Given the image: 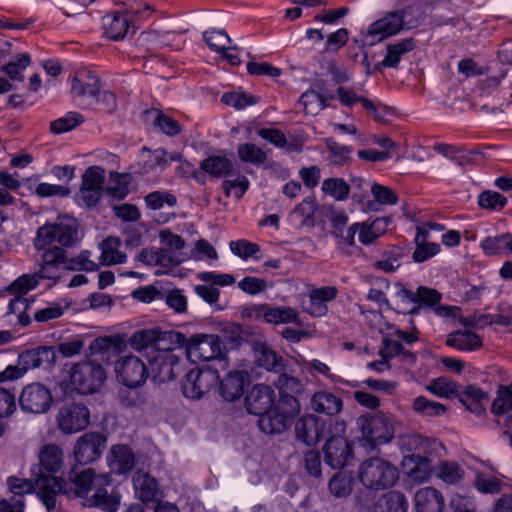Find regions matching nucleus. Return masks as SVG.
<instances>
[{
	"instance_id": "obj_1",
	"label": "nucleus",
	"mask_w": 512,
	"mask_h": 512,
	"mask_svg": "<svg viewBox=\"0 0 512 512\" xmlns=\"http://www.w3.org/2000/svg\"><path fill=\"white\" fill-rule=\"evenodd\" d=\"M69 481L54 475H41L36 479L38 496L48 512L56 508V496L61 493L72 498H86L95 486H109L111 477L108 474L96 475L92 468L81 472L71 471Z\"/></svg>"
},
{
	"instance_id": "obj_2",
	"label": "nucleus",
	"mask_w": 512,
	"mask_h": 512,
	"mask_svg": "<svg viewBox=\"0 0 512 512\" xmlns=\"http://www.w3.org/2000/svg\"><path fill=\"white\" fill-rule=\"evenodd\" d=\"M79 223L68 215L59 216L55 222L40 226L33 239L36 250L41 248H71L79 242Z\"/></svg>"
},
{
	"instance_id": "obj_3",
	"label": "nucleus",
	"mask_w": 512,
	"mask_h": 512,
	"mask_svg": "<svg viewBox=\"0 0 512 512\" xmlns=\"http://www.w3.org/2000/svg\"><path fill=\"white\" fill-rule=\"evenodd\" d=\"M170 344L184 347L186 355L192 362L210 361L221 357L222 346L219 335L196 334L186 338L182 333L170 334Z\"/></svg>"
},
{
	"instance_id": "obj_4",
	"label": "nucleus",
	"mask_w": 512,
	"mask_h": 512,
	"mask_svg": "<svg viewBox=\"0 0 512 512\" xmlns=\"http://www.w3.org/2000/svg\"><path fill=\"white\" fill-rule=\"evenodd\" d=\"M358 475L360 482L371 490L388 489L399 478L397 468L380 457H370L364 460L359 467Z\"/></svg>"
},
{
	"instance_id": "obj_5",
	"label": "nucleus",
	"mask_w": 512,
	"mask_h": 512,
	"mask_svg": "<svg viewBox=\"0 0 512 512\" xmlns=\"http://www.w3.org/2000/svg\"><path fill=\"white\" fill-rule=\"evenodd\" d=\"M357 427L363 439L372 446L388 443L395 433L392 418L382 412L361 415L357 419Z\"/></svg>"
},
{
	"instance_id": "obj_6",
	"label": "nucleus",
	"mask_w": 512,
	"mask_h": 512,
	"mask_svg": "<svg viewBox=\"0 0 512 512\" xmlns=\"http://www.w3.org/2000/svg\"><path fill=\"white\" fill-rule=\"evenodd\" d=\"M71 384L81 394L97 392L106 380V372L101 364L92 361L77 363L71 370Z\"/></svg>"
},
{
	"instance_id": "obj_7",
	"label": "nucleus",
	"mask_w": 512,
	"mask_h": 512,
	"mask_svg": "<svg viewBox=\"0 0 512 512\" xmlns=\"http://www.w3.org/2000/svg\"><path fill=\"white\" fill-rule=\"evenodd\" d=\"M56 426L62 434L71 435L83 431L90 424V411L80 402H66L55 416Z\"/></svg>"
},
{
	"instance_id": "obj_8",
	"label": "nucleus",
	"mask_w": 512,
	"mask_h": 512,
	"mask_svg": "<svg viewBox=\"0 0 512 512\" xmlns=\"http://www.w3.org/2000/svg\"><path fill=\"white\" fill-rule=\"evenodd\" d=\"M52 403L51 390L40 382L27 384L19 395L20 409L26 414H45L51 408Z\"/></svg>"
},
{
	"instance_id": "obj_9",
	"label": "nucleus",
	"mask_w": 512,
	"mask_h": 512,
	"mask_svg": "<svg viewBox=\"0 0 512 512\" xmlns=\"http://www.w3.org/2000/svg\"><path fill=\"white\" fill-rule=\"evenodd\" d=\"M118 381L129 388H138L145 384L149 372L145 363L137 356L129 355L115 362Z\"/></svg>"
},
{
	"instance_id": "obj_10",
	"label": "nucleus",
	"mask_w": 512,
	"mask_h": 512,
	"mask_svg": "<svg viewBox=\"0 0 512 512\" xmlns=\"http://www.w3.org/2000/svg\"><path fill=\"white\" fill-rule=\"evenodd\" d=\"M107 439L99 432H87L80 436L74 444L73 454L78 464L86 465L94 462L102 455Z\"/></svg>"
},
{
	"instance_id": "obj_11",
	"label": "nucleus",
	"mask_w": 512,
	"mask_h": 512,
	"mask_svg": "<svg viewBox=\"0 0 512 512\" xmlns=\"http://www.w3.org/2000/svg\"><path fill=\"white\" fill-rule=\"evenodd\" d=\"M218 382V374L212 370L192 369L186 374L182 384L185 397L200 399L208 393Z\"/></svg>"
},
{
	"instance_id": "obj_12",
	"label": "nucleus",
	"mask_w": 512,
	"mask_h": 512,
	"mask_svg": "<svg viewBox=\"0 0 512 512\" xmlns=\"http://www.w3.org/2000/svg\"><path fill=\"white\" fill-rule=\"evenodd\" d=\"M379 354L382 358L381 360L368 363V368L377 372H383L389 368L388 360L394 357H399L401 362L408 365L413 364L416 360L414 353L406 349L399 341H394V339L388 336L383 338Z\"/></svg>"
},
{
	"instance_id": "obj_13",
	"label": "nucleus",
	"mask_w": 512,
	"mask_h": 512,
	"mask_svg": "<svg viewBox=\"0 0 512 512\" xmlns=\"http://www.w3.org/2000/svg\"><path fill=\"white\" fill-rule=\"evenodd\" d=\"M175 347L164 346L150 361L151 371L159 382H168L178 374L179 357L173 353Z\"/></svg>"
},
{
	"instance_id": "obj_14",
	"label": "nucleus",
	"mask_w": 512,
	"mask_h": 512,
	"mask_svg": "<svg viewBox=\"0 0 512 512\" xmlns=\"http://www.w3.org/2000/svg\"><path fill=\"white\" fill-rule=\"evenodd\" d=\"M396 297L403 303H411L413 306L408 310L409 314H418L421 306H433L440 302L441 294L432 288L420 286L415 292L406 289L398 284Z\"/></svg>"
},
{
	"instance_id": "obj_15",
	"label": "nucleus",
	"mask_w": 512,
	"mask_h": 512,
	"mask_svg": "<svg viewBox=\"0 0 512 512\" xmlns=\"http://www.w3.org/2000/svg\"><path fill=\"white\" fill-rule=\"evenodd\" d=\"M325 462L333 469L344 468L352 459L351 444L343 436H331L324 447Z\"/></svg>"
},
{
	"instance_id": "obj_16",
	"label": "nucleus",
	"mask_w": 512,
	"mask_h": 512,
	"mask_svg": "<svg viewBox=\"0 0 512 512\" xmlns=\"http://www.w3.org/2000/svg\"><path fill=\"white\" fill-rule=\"evenodd\" d=\"M104 169L100 166H91L82 176L81 193L85 204L95 206L100 198L104 183Z\"/></svg>"
},
{
	"instance_id": "obj_17",
	"label": "nucleus",
	"mask_w": 512,
	"mask_h": 512,
	"mask_svg": "<svg viewBox=\"0 0 512 512\" xmlns=\"http://www.w3.org/2000/svg\"><path fill=\"white\" fill-rule=\"evenodd\" d=\"M408 9L387 13L383 18L373 22L368 28V35L383 40L399 33L404 27Z\"/></svg>"
},
{
	"instance_id": "obj_18",
	"label": "nucleus",
	"mask_w": 512,
	"mask_h": 512,
	"mask_svg": "<svg viewBox=\"0 0 512 512\" xmlns=\"http://www.w3.org/2000/svg\"><path fill=\"white\" fill-rule=\"evenodd\" d=\"M40 252V250H38ZM39 259V275L44 279L56 280L60 277V268H64L66 262V250L54 246L41 248Z\"/></svg>"
},
{
	"instance_id": "obj_19",
	"label": "nucleus",
	"mask_w": 512,
	"mask_h": 512,
	"mask_svg": "<svg viewBox=\"0 0 512 512\" xmlns=\"http://www.w3.org/2000/svg\"><path fill=\"white\" fill-rule=\"evenodd\" d=\"M274 390L265 384L255 385L245 397V407L248 413L261 416L273 407Z\"/></svg>"
},
{
	"instance_id": "obj_20",
	"label": "nucleus",
	"mask_w": 512,
	"mask_h": 512,
	"mask_svg": "<svg viewBox=\"0 0 512 512\" xmlns=\"http://www.w3.org/2000/svg\"><path fill=\"white\" fill-rule=\"evenodd\" d=\"M175 332L162 333L158 329H141L133 333L127 343L136 351L153 348L156 351L162 349L167 342H170V334Z\"/></svg>"
},
{
	"instance_id": "obj_21",
	"label": "nucleus",
	"mask_w": 512,
	"mask_h": 512,
	"mask_svg": "<svg viewBox=\"0 0 512 512\" xmlns=\"http://www.w3.org/2000/svg\"><path fill=\"white\" fill-rule=\"evenodd\" d=\"M101 89L100 78L88 69L77 71L72 80L71 92L78 97H98Z\"/></svg>"
},
{
	"instance_id": "obj_22",
	"label": "nucleus",
	"mask_w": 512,
	"mask_h": 512,
	"mask_svg": "<svg viewBox=\"0 0 512 512\" xmlns=\"http://www.w3.org/2000/svg\"><path fill=\"white\" fill-rule=\"evenodd\" d=\"M400 449L403 453L411 452V454L433 455L440 448V442L423 437L415 433H407L400 437Z\"/></svg>"
},
{
	"instance_id": "obj_23",
	"label": "nucleus",
	"mask_w": 512,
	"mask_h": 512,
	"mask_svg": "<svg viewBox=\"0 0 512 512\" xmlns=\"http://www.w3.org/2000/svg\"><path fill=\"white\" fill-rule=\"evenodd\" d=\"M295 434L306 445H314L323 436V422L315 415H305L296 421Z\"/></svg>"
},
{
	"instance_id": "obj_24",
	"label": "nucleus",
	"mask_w": 512,
	"mask_h": 512,
	"mask_svg": "<svg viewBox=\"0 0 512 512\" xmlns=\"http://www.w3.org/2000/svg\"><path fill=\"white\" fill-rule=\"evenodd\" d=\"M104 35L111 40H121L129 32L130 19L119 11L109 12L102 18Z\"/></svg>"
},
{
	"instance_id": "obj_25",
	"label": "nucleus",
	"mask_w": 512,
	"mask_h": 512,
	"mask_svg": "<svg viewBox=\"0 0 512 512\" xmlns=\"http://www.w3.org/2000/svg\"><path fill=\"white\" fill-rule=\"evenodd\" d=\"M338 295L334 286L314 288L309 293V306L306 311L315 317H322L327 314V303L333 301Z\"/></svg>"
},
{
	"instance_id": "obj_26",
	"label": "nucleus",
	"mask_w": 512,
	"mask_h": 512,
	"mask_svg": "<svg viewBox=\"0 0 512 512\" xmlns=\"http://www.w3.org/2000/svg\"><path fill=\"white\" fill-rule=\"evenodd\" d=\"M108 464L111 472L125 474L135 466V455L127 445H114L108 455Z\"/></svg>"
},
{
	"instance_id": "obj_27",
	"label": "nucleus",
	"mask_w": 512,
	"mask_h": 512,
	"mask_svg": "<svg viewBox=\"0 0 512 512\" xmlns=\"http://www.w3.org/2000/svg\"><path fill=\"white\" fill-rule=\"evenodd\" d=\"M310 405L316 413L334 416L341 412L343 400L332 392L319 391L312 396Z\"/></svg>"
},
{
	"instance_id": "obj_28",
	"label": "nucleus",
	"mask_w": 512,
	"mask_h": 512,
	"mask_svg": "<svg viewBox=\"0 0 512 512\" xmlns=\"http://www.w3.org/2000/svg\"><path fill=\"white\" fill-rule=\"evenodd\" d=\"M417 512H442L444 498L440 491L433 487H424L415 494Z\"/></svg>"
},
{
	"instance_id": "obj_29",
	"label": "nucleus",
	"mask_w": 512,
	"mask_h": 512,
	"mask_svg": "<svg viewBox=\"0 0 512 512\" xmlns=\"http://www.w3.org/2000/svg\"><path fill=\"white\" fill-rule=\"evenodd\" d=\"M432 455L411 454L405 457V465L413 466L407 471L408 477L416 483H424L428 481L435 467L431 464Z\"/></svg>"
},
{
	"instance_id": "obj_30",
	"label": "nucleus",
	"mask_w": 512,
	"mask_h": 512,
	"mask_svg": "<svg viewBox=\"0 0 512 512\" xmlns=\"http://www.w3.org/2000/svg\"><path fill=\"white\" fill-rule=\"evenodd\" d=\"M135 495L142 502H151L157 499L159 487L157 480L144 471H137L133 477Z\"/></svg>"
},
{
	"instance_id": "obj_31",
	"label": "nucleus",
	"mask_w": 512,
	"mask_h": 512,
	"mask_svg": "<svg viewBox=\"0 0 512 512\" xmlns=\"http://www.w3.org/2000/svg\"><path fill=\"white\" fill-rule=\"evenodd\" d=\"M255 359L260 367L275 373L286 370L285 361L271 347L258 343L255 346Z\"/></svg>"
},
{
	"instance_id": "obj_32",
	"label": "nucleus",
	"mask_w": 512,
	"mask_h": 512,
	"mask_svg": "<svg viewBox=\"0 0 512 512\" xmlns=\"http://www.w3.org/2000/svg\"><path fill=\"white\" fill-rule=\"evenodd\" d=\"M247 373L245 371H231L220 383V393L227 401H234L243 394V387Z\"/></svg>"
},
{
	"instance_id": "obj_33",
	"label": "nucleus",
	"mask_w": 512,
	"mask_h": 512,
	"mask_svg": "<svg viewBox=\"0 0 512 512\" xmlns=\"http://www.w3.org/2000/svg\"><path fill=\"white\" fill-rule=\"evenodd\" d=\"M40 467L36 468L38 471L42 468L48 473L57 472L63 466V450L56 444H45L39 452ZM50 475V474H47Z\"/></svg>"
},
{
	"instance_id": "obj_34",
	"label": "nucleus",
	"mask_w": 512,
	"mask_h": 512,
	"mask_svg": "<svg viewBox=\"0 0 512 512\" xmlns=\"http://www.w3.org/2000/svg\"><path fill=\"white\" fill-rule=\"evenodd\" d=\"M318 202L314 196L305 197L291 212L290 217L299 222L300 227L312 228L315 226V213Z\"/></svg>"
},
{
	"instance_id": "obj_35",
	"label": "nucleus",
	"mask_w": 512,
	"mask_h": 512,
	"mask_svg": "<svg viewBox=\"0 0 512 512\" xmlns=\"http://www.w3.org/2000/svg\"><path fill=\"white\" fill-rule=\"evenodd\" d=\"M54 357L52 348L40 346L22 352L18 358V364L27 372L29 369L40 367L45 362H50Z\"/></svg>"
},
{
	"instance_id": "obj_36",
	"label": "nucleus",
	"mask_w": 512,
	"mask_h": 512,
	"mask_svg": "<svg viewBox=\"0 0 512 512\" xmlns=\"http://www.w3.org/2000/svg\"><path fill=\"white\" fill-rule=\"evenodd\" d=\"M408 502L403 493L389 491L379 497L372 507V512H407Z\"/></svg>"
},
{
	"instance_id": "obj_37",
	"label": "nucleus",
	"mask_w": 512,
	"mask_h": 512,
	"mask_svg": "<svg viewBox=\"0 0 512 512\" xmlns=\"http://www.w3.org/2000/svg\"><path fill=\"white\" fill-rule=\"evenodd\" d=\"M428 232L420 227H417L415 237V250L412 258L417 263H422L434 257L440 252V245L437 243L427 241Z\"/></svg>"
},
{
	"instance_id": "obj_38",
	"label": "nucleus",
	"mask_w": 512,
	"mask_h": 512,
	"mask_svg": "<svg viewBox=\"0 0 512 512\" xmlns=\"http://www.w3.org/2000/svg\"><path fill=\"white\" fill-rule=\"evenodd\" d=\"M446 344L458 350L473 351L482 346V341L479 335L475 332L470 330H459L448 335Z\"/></svg>"
},
{
	"instance_id": "obj_39",
	"label": "nucleus",
	"mask_w": 512,
	"mask_h": 512,
	"mask_svg": "<svg viewBox=\"0 0 512 512\" xmlns=\"http://www.w3.org/2000/svg\"><path fill=\"white\" fill-rule=\"evenodd\" d=\"M390 222L391 218L389 217H379L370 224L365 222L360 223L359 241L363 245L372 244L377 238L387 231V227Z\"/></svg>"
},
{
	"instance_id": "obj_40",
	"label": "nucleus",
	"mask_w": 512,
	"mask_h": 512,
	"mask_svg": "<svg viewBox=\"0 0 512 512\" xmlns=\"http://www.w3.org/2000/svg\"><path fill=\"white\" fill-rule=\"evenodd\" d=\"M120 246L121 240L117 237H108L102 241L100 245L101 264L104 266H111L125 262L126 255L119 250Z\"/></svg>"
},
{
	"instance_id": "obj_41",
	"label": "nucleus",
	"mask_w": 512,
	"mask_h": 512,
	"mask_svg": "<svg viewBox=\"0 0 512 512\" xmlns=\"http://www.w3.org/2000/svg\"><path fill=\"white\" fill-rule=\"evenodd\" d=\"M126 347L124 339L118 335L116 336H104L94 339L90 346V352L92 355H106L109 352L118 354L123 351Z\"/></svg>"
},
{
	"instance_id": "obj_42",
	"label": "nucleus",
	"mask_w": 512,
	"mask_h": 512,
	"mask_svg": "<svg viewBox=\"0 0 512 512\" xmlns=\"http://www.w3.org/2000/svg\"><path fill=\"white\" fill-rule=\"evenodd\" d=\"M336 94L343 106L350 107L355 103L360 102L367 112L373 114L377 119L381 118L378 111L379 106L375 105L368 98L358 96L352 89L340 86L336 90Z\"/></svg>"
},
{
	"instance_id": "obj_43",
	"label": "nucleus",
	"mask_w": 512,
	"mask_h": 512,
	"mask_svg": "<svg viewBox=\"0 0 512 512\" xmlns=\"http://www.w3.org/2000/svg\"><path fill=\"white\" fill-rule=\"evenodd\" d=\"M105 487L95 486V493L92 497L86 499V505L89 507H100L109 512H116L119 508L120 499L115 495L109 494Z\"/></svg>"
},
{
	"instance_id": "obj_44",
	"label": "nucleus",
	"mask_w": 512,
	"mask_h": 512,
	"mask_svg": "<svg viewBox=\"0 0 512 512\" xmlns=\"http://www.w3.org/2000/svg\"><path fill=\"white\" fill-rule=\"evenodd\" d=\"M258 426L260 430L268 434H279L283 432L289 421L274 408L259 416Z\"/></svg>"
},
{
	"instance_id": "obj_45",
	"label": "nucleus",
	"mask_w": 512,
	"mask_h": 512,
	"mask_svg": "<svg viewBox=\"0 0 512 512\" xmlns=\"http://www.w3.org/2000/svg\"><path fill=\"white\" fill-rule=\"evenodd\" d=\"M200 168L203 172L213 177H223L229 175L233 170L232 161L224 156H210L204 159Z\"/></svg>"
},
{
	"instance_id": "obj_46",
	"label": "nucleus",
	"mask_w": 512,
	"mask_h": 512,
	"mask_svg": "<svg viewBox=\"0 0 512 512\" xmlns=\"http://www.w3.org/2000/svg\"><path fill=\"white\" fill-rule=\"evenodd\" d=\"M414 41L412 38L402 39L395 44L388 45L387 54L383 61L382 66L395 68L401 60V56L414 49Z\"/></svg>"
},
{
	"instance_id": "obj_47",
	"label": "nucleus",
	"mask_w": 512,
	"mask_h": 512,
	"mask_svg": "<svg viewBox=\"0 0 512 512\" xmlns=\"http://www.w3.org/2000/svg\"><path fill=\"white\" fill-rule=\"evenodd\" d=\"M434 471L436 476L447 484H456L465 475L461 465L454 461H441L435 466Z\"/></svg>"
},
{
	"instance_id": "obj_48",
	"label": "nucleus",
	"mask_w": 512,
	"mask_h": 512,
	"mask_svg": "<svg viewBox=\"0 0 512 512\" xmlns=\"http://www.w3.org/2000/svg\"><path fill=\"white\" fill-rule=\"evenodd\" d=\"M412 409L425 418L440 417L447 411L445 405L431 401L424 396H418L413 400Z\"/></svg>"
},
{
	"instance_id": "obj_49",
	"label": "nucleus",
	"mask_w": 512,
	"mask_h": 512,
	"mask_svg": "<svg viewBox=\"0 0 512 512\" xmlns=\"http://www.w3.org/2000/svg\"><path fill=\"white\" fill-rule=\"evenodd\" d=\"M322 191L336 201H345L350 193V185L338 177L327 178L322 182Z\"/></svg>"
},
{
	"instance_id": "obj_50",
	"label": "nucleus",
	"mask_w": 512,
	"mask_h": 512,
	"mask_svg": "<svg viewBox=\"0 0 512 512\" xmlns=\"http://www.w3.org/2000/svg\"><path fill=\"white\" fill-rule=\"evenodd\" d=\"M32 474L35 475L34 482L32 480L22 479V478H19L16 476L8 477L7 485H8L10 492L14 496L22 497L26 494L32 493L35 489L38 491V488L36 486V479L41 475H45V473L41 472L40 470H39V472H36L35 468H32Z\"/></svg>"
},
{
	"instance_id": "obj_51",
	"label": "nucleus",
	"mask_w": 512,
	"mask_h": 512,
	"mask_svg": "<svg viewBox=\"0 0 512 512\" xmlns=\"http://www.w3.org/2000/svg\"><path fill=\"white\" fill-rule=\"evenodd\" d=\"M138 260L148 266L164 265L166 262L174 265L181 263L179 259L168 257V250L164 248L157 250L143 249L138 255Z\"/></svg>"
},
{
	"instance_id": "obj_52",
	"label": "nucleus",
	"mask_w": 512,
	"mask_h": 512,
	"mask_svg": "<svg viewBox=\"0 0 512 512\" xmlns=\"http://www.w3.org/2000/svg\"><path fill=\"white\" fill-rule=\"evenodd\" d=\"M237 154L244 163H251L256 166L264 164L267 160L266 152L253 143H244L238 146Z\"/></svg>"
},
{
	"instance_id": "obj_53",
	"label": "nucleus",
	"mask_w": 512,
	"mask_h": 512,
	"mask_svg": "<svg viewBox=\"0 0 512 512\" xmlns=\"http://www.w3.org/2000/svg\"><path fill=\"white\" fill-rule=\"evenodd\" d=\"M402 250L399 247H393L383 252L382 258L373 263V268L385 273H392L400 267Z\"/></svg>"
},
{
	"instance_id": "obj_54",
	"label": "nucleus",
	"mask_w": 512,
	"mask_h": 512,
	"mask_svg": "<svg viewBox=\"0 0 512 512\" xmlns=\"http://www.w3.org/2000/svg\"><path fill=\"white\" fill-rule=\"evenodd\" d=\"M512 410V382L509 385H501L494 399L491 412L500 416Z\"/></svg>"
},
{
	"instance_id": "obj_55",
	"label": "nucleus",
	"mask_w": 512,
	"mask_h": 512,
	"mask_svg": "<svg viewBox=\"0 0 512 512\" xmlns=\"http://www.w3.org/2000/svg\"><path fill=\"white\" fill-rule=\"evenodd\" d=\"M277 373L278 376L274 380V385L279 394L297 395L303 391V384L298 378L287 374L286 370Z\"/></svg>"
},
{
	"instance_id": "obj_56",
	"label": "nucleus",
	"mask_w": 512,
	"mask_h": 512,
	"mask_svg": "<svg viewBox=\"0 0 512 512\" xmlns=\"http://www.w3.org/2000/svg\"><path fill=\"white\" fill-rule=\"evenodd\" d=\"M203 38L209 48L216 52H225L228 49H236L229 46L231 38L224 30L211 29L203 33Z\"/></svg>"
},
{
	"instance_id": "obj_57",
	"label": "nucleus",
	"mask_w": 512,
	"mask_h": 512,
	"mask_svg": "<svg viewBox=\"0 0 512 512\" xmlns=\"http://www.w3.org/2000/svg\"><path fill=\"white\" fill-rule=\"evenodd\" d=\"M109 180L113 184L107 188V192L115 199H124L128 192V184L130 181V174H120L116 171H111L109 174Z\"/></svg>"
},
{
	"instance_id": "obj_58",
	"label": "nucleus",
	"mask_w": 512,
	"mask_h": 512,
	"mask_svg": "<svg viewBox=\"0 0 512 512\" xmlns=\"http://www.w3.org/2000/svg\"><path fill=\"white\" fill-rule=\"evenodd\" d=\"M90 256L91 253L88 250H84L79 255L71 258L68 257V253L66 252L64 269L72 271H96L98 269V265L90 259Z\"/></svg>"
},
{
	"instance_id": "obj_59",
	"label": "nucleus",
	"mask_w": 512,
	"mask_h": 512,
	"mask_svg": "<svg viewBox=\"0 0 512 512\" xmlns=\"http://www.w3.org/2000/svg\"><path fill=\"white\" fill-rule=\"evenodd\" d=\"M84 117L78 112H68L65 116L50 123V131L54 134L68 132L83 123Z\"/></svg>"
},
{
	"instance_id": "obj_60",
	"label": "nucleus",
	"mask_w": 512,
	"mask_h": 512,
	"mask_svg": "<svg viewBox=\"0 0 512 512\" xmlns=\"http://www.w3.org/2000/svg\"><path fill=\"white\" fill-rule=\"evenodd\" d=\"M300 103L307 113L316 114L327 107V97L310 89L300 96Z\"/></svg>"
},
{
	"instance_id": "obj_61",
	"label": "nucleus",
	"mask_w": 512,
	"mask_h": 512,
	"mask_svg": "<svg viewBox=\"0 0 512 512\" xmlns=\"http://www.w3.org/2000/svg\"><path fill=\"white\" fill-rule=\"evenodd\" d=\"M257 134L277 148L286 149L287 151L298 150V148L288 143L285 134L279 129L261 128Z\"/></svg>"
},
{
	"instance_id": "obj_62",
	"label": "nucleus",
	"mask_w": 512,
	"mask_h": 512,
	"mask_svg": "<svg viewBox=\"0 0 512 512\" xmlns=\"http://www.w3.org/2000/svg\"><path fill=\"white\" fill-rule=\"evenodd\" d=\"M329 491L336 497H347L352 492V477L346 473H336L328 484Z\"/></svg>"
},
{
	"instance_id": "obj_63",
	"label": "nucleus",
	"mask_w": 512,
	"mask_h": 512,
	"mask_svg": "<svg viewBox=\"0 0 512 512\" xmlns=\"http://www.w3.org/2000/svg\"><path fill=\"white\" fill-rule=\"evenodd\" d=\"M506 204L507 198L496 191L486 190L478 196V205L482 209L500 211Z\"/></svg>"
},
{
	"instance_id": "obj_64",
	"label": "nucleus",
	"mask_w": 512,
	"mask_h": 512,
	"mask_svg": "<svg viewBox=\"0 0 512 512\" xmlns=\"http://www.w3.org/2000/svg\"><path fill=\"white\" fill-rule=\"evenodd\" d=\"M30 56L27 53H22L12 58L4 67L3 71L12 80H22L23 71L30 65Z\"/></svg>"
}]
</instances>
